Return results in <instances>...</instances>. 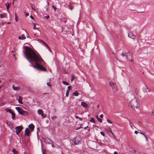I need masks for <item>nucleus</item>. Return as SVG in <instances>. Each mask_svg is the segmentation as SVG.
I'll return each instance as SVG.
<instances>
[{
    "instance_id": "obj_1",
    "label": "nucleus",
    "mask_w": 154,
    "mask_h": 154,
    "mask_svg": "<svg viewBox=\"0 0 154 154\" xmlns=\"http://www.w3.org/2000/svg\"><path fill=\"white\" fill-rule=\"evenodd\" d=\"M23 48V52L27 60L32 64V61L35 62V65H33V67L42 71H47L45 68L39 64L44 62V61L39 54H36L33 50L28 46H24Z\"/></svg>"
},
{
    "instance_id": "obj_2",
    "label": "nucleus",
    "mask_w": 154,
    "mask_h": 154,
    "mask_svg": "<svg viewBox=\"0 0 154 154\" xmlns=\"http://www.w3.org/2000/svg\"><path fill=\"white\" fill-rule=\"evenodd\" d=\"M137 100L136 98H134L129 102L128 106L132 109H134L135 108L137 107Z\"/></svg>"
},
{
    "instance_id": "obj_3",
    "label": "nucleus",
    "mask_w": 154,
    "mask_h": 154,
    "mask_svg": "<svg viewBox=\"0 0 154 154\" xmlns=\"http://www.w3.org/2000/svg\"><path fill=\"white\" fill-rule=\"evenodd\" d=\"M15 109L20 114L22 115L23 116H25L28 115V113L26 111L23 110L20 107H15Z\"/></svg>"
},
{
    "instance_id": "obj_4",
    "label": "nucleus",
    "mask_w": 154,
    "mask_h": 154,
    "mask_svg": "<svg viewBox=\"0 0 154 154\" xmlns=\"http://www.w3.org/2000/svg\"><path fill=\"white\" fill-rule=\"evenodd\" d=\"M23 127L22 126H18L16 127L15 128L16 130V134L17 135H18L21 131L22 130Z\"/></svg>"
},
{
    "instance_id": "obj_5",
    "label": "nucleus",
    "mask_w": 154,
    "mask_h": 154,
    "mask_svg": "<svg viewBox=\"0 0 154 154\" xmlns=\"http://www.w3.org/2000/svg\"><path fill=\"white\" fill-rule=\"evenodd\" d=\"M121 55L122 56L124 57L125 56L126 58L128 59H130V58L128 57V55L131 57V54L129 52H128L127 53L125 52H122Z\"/></svg>"
},
{
    "instance_id": "obj_6",
    "label": "nucleus",
    "mask_w": 154,
    "mask_h": 154,
    "mask_svg": "<svg viewBox=\"0 0 154 154\" xmlns=\"http://www.w3.org/2000/svg\"><path fill=\"white\" fill-rule=\"evenodd\" d=\"M44 141L45 143L48 144H52L53 142L49 139L48 138H45L44 139Z\"/></svg>"
},
{
    "instance_id": "obj_7",
    "label": "nucleus",
    "mask_w": 154,
    "mask_h": 154,
    "mask_svg": "<svg viewBox=\"0 0 154 154\" xmlns=\"http://www.w3.org/2000/svg\"><path fill=\"white\" fill-rule=\"evenodd\" d=\"M151 91L150 89L148 88L146 86H145V87L143 88V91L145 93H148Z\"/></svg>"
},
{
    "instance_id": "obj_8",
    "label": "nucleus",
    "mask_w": 154,
    "mask_h": 154,
    "mask_svg": "<svg viewBox=\"0 0 154 154\" xmlns=\"http://www.w3.org/2000/svg\"><path fill=\"white\" fill-rule=\"evenodd\" d=\"M128 36L129 37L133 39H134L136 37L135 35L133 33L131 32L129 33Z\"/></svg>"
},
{
    "instance_id": "obj_9",
    "label": "nucleus",
    "mask_w": 154,
    "mask_h": 154,
    "mask_svg": "<svg viewBox=\"0 0 154 154\" xmlns=\"http://www.w3.org/2000/svg\"><path fill=\"white\" fill-rule=\"evenodd\" d=\"M30 133V131L29 129L26 128L25 129V135L27 136H29Z\"/></svg>"
},
{
    "instance_id": "obj_10",
    "label": "nucleus",
    "mask_w": 154,
    "mask_h": 154,
    "mask_svg": "<svg viewBox=\"0 0 154 154\" xmlns=\"http://www.w3.org/2000/svg\"><path fill=\"white\" fill-rule=\"evenodd\" d=\"M28 127L31 129L32 131L34 128L35 126L32 124H31L28 126Z\"/></svg>"
},
{
    "instance_id": "obj_11",
    "label": "nucleus",
    "mask_w": 154,
    "mask_h": 154,
    "mask_svg": "<svg viewBox=\"0 0 154 154\" xmlns=\"http://www.w3.org/2000/svg\"><path fill=\"white\" fill-rule=\"evenodd\" d=\"M109 83L110 85L111 86L113 89L115 88L116 84L115 83L112 82H109Z\"/></svg>"
},
{
    "instance_id": "obj_12",
    "label": "nucleus",
    "mask_w": 154,
    "mask_h": 154,
    "mask_svg": "<svg viewBox=\"0 0 154 154\" xmlns=\"http://www.w3.org/2000/svg\"><path fill=\"white\" fill-rule=\"evenodd\" d=\"M81 105L84 108H86L88 106V105L84 102H82L81 103Z\"/></svg>"
},
{
    "instance_id": "obj_13",
    "label": "nucleus",
    "mask_w": 154,
    "mask_h": 154,
    "mask_svg": "<svg viewBox=\"0 0 154 154\" xmlns=\"http://www.w3.org/2000/svg\"><path fill=\"white\" fill-rule=\"evenodd\" d=\"M23 98L21 96H19L18 99V101L19 103L22 104L23 103L22 102Z\"/></svg>"
},
{
    "instance_id": "obj_14",
    "label": "nucleus",
    "mask_w": 154,
    "mask_h": 154,
    "mask_svg": "<svg viewBox=\"0 0 154 154\" xmlns=\"http://www.w3.org/2000/svg\"><path fill=\"white\" fill-rule=\"evenodd\" d=\"M26 37L24 34H22L21 36H19L18 38L19 39H26Z\"/></svg>"
},
{
    "instance_id": "obj_15",
    "label": "nucleus",
    "mask_w": 154,
    "mask_h": 154,
    "mask_svg": "<svg viewBox=\"0 0 154 154\" xmlns=\"http://www.w3.org/2000/svg\"><path fill=\"white\" fill-rule=\"evenodd\" d=\"M5 5L6 6V8H7V11L8 12V11H9V7H10V3H8L5 4Z\"/></svg>"
},
{
    "instance_id": "obj_16",
    "label": "nucleus",
    "mask_w": 154,
    "mask_h": 154,
    "mask_svg": "<svg viewBox=\"0 0 154 154\" xmlns=\"http://www.w3.org/2000/svg\"><path fill=\"white\" fill-rule=\"evenodd\" d=\"M12 87L14 91L19 90L20 89L19 87H15L14 85H13L12 86Z\"/></svg>"
},
{
    "instance_id": "obj_17",
    "label": "nucleus",
    "mask_w": 154,
    "mask_h": 154,
    "mask_svg": "<svg viewBox=\"0 0 154 154\" xmlns=\"http://www.w3.org/2000/svg\"><path fill=\"white\" fill-rule=\"evenodd\" d=\"M38 41L42 43L45 46L47 44V43L44 41L40 39H38Z\"/></svg>"
},
{
    "instance_id": "obj_18",
    "label": "nucleus",
    "mask_w": 154,
    "mask_h": 154,
    "mask_svg": "<svg viewBox=\"0 0 154 154\" xmlns=\"http://www.w3.org/2000/svg\"><path fill=\"white\" fill-rule=\"evenodd\" d=\"M78 141H77L75 139H74L72 141V144H73L74 145H76L78 144Z\"/></svg>"
},
{
    "instance_id": "obj_19",
    "label": "nucleus",
    "mask_w": 154,
    "mask_h": 154,
    "mask_svg": "<svg viewBox=\"0 0 154 154\" xmlns=\"http://www.w3.org/2000/svg\"><path fill=\"white\" fill-rule=\"evenodd\" d=\"M37 112L39 115H41L43 112L42 109H40L38 110Z\"/></svg>"
},
{
    "instance_id": "obj_20",
    "label": "nucleus",
    "mask_w": 154,
    "mask_h": 154,
    "mask_svg": "<svg viewBox=\"0 0 154 154\" xmlns=\"http://www.w3.org/2000/svg\"><path fill=\"white\" fill-rule=\"evenodd\" d=\"M30 7L34 11H35V7L34 5L33 4H30Z\"/></svg>"
},
{
    "instance_id": "obj_21",
    "label": "nucleus",
    "mask_w": 154,
    "mask_h": 154,
    "mask_svg": "<svg viewBox=\"0 0 154 154\" xmlns=\"http://www.w3.org/2000/svg\"><path fill=\"white\" fill-rule=\"evenodd\" d=\"M5 13H3L0 14V18H3L5 17Z\"/></svg>"
},
{
    "instance_id": "obj_22",
    "label": "nucleus",
    "mask_w": 154,
    "mask_h": 154,
    "mask_svg": "<svg viewBox=\"0 0 154 154\" xmlns=\"http://www.w3.org/2000/svg\"><path fill=\"white\" fill-rule=\"evenodd\" d=\"M5 110L7 112L10 113L11 114L13 112L11 109H5Z\"/></svg>"
},
{
    "instance_id": "obj_23",
    "label": "nucleus",
    "mask_w": 154,
    "mask_h": 154,
    "mask_svg": "<svg viewBox=\"0 0 154 154\" xmlns=\"http://www.w3.org/2000/svg\"><path fill=\"white\" fill-rule=\"evenodd\" d=\"M15 20H16V22H17L18 20V17L17 15V13H15Z\"/></svg>"
},
{
    "instance_id": "obj_24",
    "label": "nucleus",
    "mask_w": 154,
    "mask_h": 154,
    "mask_svg": "<svg viewBox=\"0 0 154 154\" xmlns=\"http://www.w3.org/2000/svg\"><path fill=\"white\" fill-rule=\"evenodd\" d=\"M73 94L76 96H78L79 95V93H78L77 91H75L73 93Z\"/></svg>"
},
{
    "instance_id": "obj_25",
    "label": "nucleus",
    "mask_w": 154,
    "mask_h": 154,
    "mask_svg": "<svg viewBox=\"0 0 154 154\" xmlns=\"http://www.w3.org/2000/svg\"><path fill=\"white\" fill-rule=\"evenodd\" d=\"M12 114V119L13 120H14L15 119V114L13 112H12V113H11Z\"/></svg>"
},
{
    "instance_id": "obj_26",
    "label": "nucleus",
    "mask_w": 154,
    "mask_h": 154,
    "mask_svg": "<svg viewBox=\"0 0 154 154\" xmlns=\"http://www.w3.org/2000/svg\"><path fill=\"white\" fill-rule=\"evenodd\" d=\"M96 118L100 122H102V119H101L99 118L97 115L96 116Z\"/></svg>"
},
{
    "instance_id": "obj_27",
    "label": "nucleus",
    "mask_w": 154,
    "mask_h": 154,
    "mask_svg": "<svg viewBox=\"0 0 154 154\" xmlns=\"http://www.w3.org/2000/svg\"><path fill=\"white\" fill-rule=\"evenodd\" d=\"M129 125L130 126L131 128L132 129H133V126H134V125L130 121H129Z\"/></svg>"
},
{
    "instance_id": "obj_28",
    "label": "nucleus",
    "mask_w": 154,
    "mask_h": 154,
    "mask_svg": "<svg viewBox=\"0 0 154 154\" xmlns=\"http://www.w3.org/2000/svg\"><path fill=\"white\" fill-rule=\"evenodd\" d=\"M62 83L64 85H69V84L67 82L63 81L62 82Z\"/></svg>"
},
{
    "instance_id": "obj_29",
    "label": "nucleus",
    "mask_w": 154,
    "mask_h": 154,
    "mask_svg": "<svg viewBox=\"0 0 154 154\" xmlns=\"http://www.w3.org/2000/svg\"><path fill=\"white\" fill-rule=\"evenodd\" d=\"M90 121L92 122L95 123V121L93 118H92Z\"/></svg>"
},
{
    "instance_id": "obj_30",
    "label": "nucleus",
    "mask_w": 154,
    "mask_h": 154,
    "mask_svg": "<svg viewBox=\"0 0 154 154\" xmlns=\"http://www.w3.org/2000/svg\"><path fill=\"white\" fill-rule=\"evenodd\" d=\"M12 152L14 154H17V152L16 151V150L14 149L12 150Z\"/></svg>"
},
{
    "instance_id": "obj_31",
    "label": "nucleus",
    "mask_w": 154,
    "mask_h": 154,
    "mask_svg": "<svg viewBox=\"0 0 154 154\" xmlns=\"http://www.w3.org/2000/svg\"><path fill=\"white\" fill-rule=\"evenodd\" d=\"M75 79V77L74 76H73L72 75V78L71 79V81L72 82Z\"/></svg>"
},
{
    "instance_id": "obj_32",
    "label": "nucleus",
    "mask_w": 154,
    "mask_h": 154,
    "mask_svg": "<svg viewBox=\"0 0 154 154\" xmlns=\"http://www.w3.org/2000/svg\"><path fill=\"white\" fill-rule=\"evenodd\" d=\"M42 116V118L43 119L44 118H45L46 117V115H44V113H43H43H42L41 114Z\"/></svg>"
},
{
    "instance_id": "obj_33",
    "label": "nucleus",
    "mask_w": 154,
    "mask_h": 154,
    "mask_svg": "<svg viewBox=\"0 0 154 154\" xmlns=\"http://www.w3.org/2000/svg\"><path fill=\"white\" fill-rule=\"evenodd\" d=\"M69 8L71 10H72V9H73V7L72 5H69Z\"/></svg>"
},
{
    "instance_id": "obj_34",
    "label": "nucleus",
    "mask_w": 154,
    "mask_h": 154,
    "mask_svg": "<svg viewBox=\"0 0 154 154\" xmlns=\"http://www.w3.org/2000/svg\"><path fill=\"white\" fill-rule=\"evenodd\" d=\"M71 88V87L70 86H69L67 87L68 90L67 91H70V89Z\"/></svg>"
},
{
    "instance_id": "obj_35",
    "label": "nucleus",
    "mask_w": 154,
    "mask_h": 154,
    "mask_svg": "<svg viewBox=\"0 0 154 154\" xmlns=\"http://www.w3.org/2000/svg\"><path fill=\"white\" fill-rule=\"evenodd\" d=\"M69 93V91H66V95L67 97H68V96Z\"/></svg>"
},
{
    "instance_id": "obj_36",
    "label": "nucleus",
    "mask_w": 154,
    "mask_h": 154,
    "mask_svg": "<svg viewBox=\"0 0 154 154\" xmlns=\"http://www.w3.org/2000/svg\"><path fill=\"white\" fill-rule=\"evenodd\" d=\"M134 93L136 94L137 95H138V93L137 91V89L135 90V92Z\"/></svg>"
},
{
    "instance_id": "obj_37",
    "label": "nucleus",
    "mask_w": 154,
    "mask_h": 154,
    "mask_svg": "<svg viewBox=\"0 0 154 154\" xmlns=\"http://www.w3.org/2000/svg\"><path fill=\"white\" fill-rule=\"evenodd\" d=\"M47 85L48 86L51 87V85L49 82L47 83Z\"/></svg>"
},
{
    "instance_id": "obj_38",
    "label": "nucleus",
    "mask_w": 154,
    "mask_h": 154,
    "mask_svg": "<svg viewBox=\"0 0 154 154\" xmlns=\"http://www.w3.org/2000/svg\"><path fill=\"white\" fill-rule=\"evenodd\" d=\"M100 133L103 136H105V134H104V133L103 132H102V131L100 132Z\"/></svg>"
},
{
    "instance_id": "obj_39",
    "label": "nucleus",
    "mask_w": 154,
    "mask_h": 154,
    "mask_svg": "<svg viewBox=\"0 0 154 154\" xmlns=\"http://www.w3.org/2000/svg\"><path fill=\"white\" fill-rule=\"evenodd\" d=\"M107 122L109 123L110 124L112 123V122L109 119H107Z\"/></svg>"
},
{
    "instance_id": "obj_40",
    "label": "nucleus",
    "mask_w": 154,
    "mask_h": 154,
    "mask_svg": "<svg viewBox=\"0 0 154 154\" xmlns=\"http://www.w3.org/2000/svg\"><path fill=\"white\" fill-rule=\"evenodd\" d=\"M141 134L144 136V137H145V138H146V141H147V140L148 139H147V137H146V136L144 134H142V133H141Z\"/></svg>"
},
{
    "instance_id": "obj_41",
    "label": "nucleus",
    "mask_w": 154,
    "mask_h": 154,
    "mask_svg": "<svg viewBox=\"0 0 154 154\" xmlns=\"http://www.w3.org/2000/svg\"><path fill=\"white\" fill-rule=\"evenodd\" d=\"M52 7L53 8L54 10L55 11L56 9V8L55 7H54V6H52Z\"/></svg>"
},
{
    "instance_id": "obj_42",
    "label": "nucleus",
    "mask_w": 154,
    "mask_h": 154,
    "mask_svg": "<svg viewBox=\"0 0 154 154\" xmlns=\"http://www.w3.org/2000/svg\"><path fill=\"white\" fill-rule=\"evenodd\" d=\"M151 116H152L154 117V112L152 111V112Z\"/></svg>"
},
{
    "instance_id": "obj_43",
    "label": "nucleus",
    "mask_w": 154,
    "mask_h": 154,
    "mask_svg": "<svg viewBox=\"0 0 154 154\" xmlns=\"http://www.w3.org/2000/svg\"><path fill=\"white\" fill-rule=\"evenodd\" d=\"M45 46L48 49H50V48L47 44Z\"/></svg>"
},
{
    "instance_id": "obj_44",
    "label": "nucleus",
    "mask_w": 154,
    "mask_h": 154,
    "mask_svg": "<svg viewBox=\"0 0 154 154\" xmlns=\"http://www.w3.org/2000/svg\"><path fill=\"white\" fill-rule=\"evenodd\" d=\"M33 29H37V28L36 27L35 25V24H34V28H33Z\"/></svg>"
},
{
    "instance_id": "obj_45",
    "label": "nucleus",
    "mask_w": 154,
    "mask_h": 154,
    "mask_svg": "<svg viewBox=\"0 0 154 154\" xmlns=\"http://www.w3.org/2000/svg\"><path fill=\"white\" fill-rule=\"evenodd\" d=\"M30 17L31 18V19H33V20L34 19V18L31 15L30 16Z\"/></svg>"
},
{
    "instance_id": "obj_46",
    "label": "nucleus",
    "mask_w": 154,
    "mask_h": 154,
    "mask_svg": "<svg viewBox=\"0 0 154 154\" xmlns=\"http://www.w3.org/2000/svg\"><path fill=\"white\" fill-rule=\"evenodd\" d=\"M25 15L26 16H28L29 15V13H26V14H25Z\"/></svg>"
},
{
    "instance_id": "obj_47",
    "label": "nucleus",
    "mask_w": 154,
    "mask_h": 154,
    "mask_svg": "<svg viewBox=\"0 0 154 154\" xmlns=\"http://www.w3.org/2000/svg\"><path fill=\"white\" fill-rule=\"evenodd\" d=\"M137 97L138 98H141V96L139 95V94H138V95H137Z\"/></svg>"
},
{
    "instance_id": "obj_48",
    "label": "nucleus",
    "mask_w": 154,
    "mask_h": 154,
    "mask_svg": "<svg viewBox=\"0 0 154 154\" xmlns=\"http://www.w3.org/2000/svg\"><path fill=\"white\" fill-rule=\"evenodd\" d=\"M56 118V117L55 116H54V117H51V119L53 120L55 118Z\"/></svg>"
},
{
    "instance_id": "obj_49",
    "label": "nucleus",
    "mask_w": 154,
    "mask_h": 154,
    "mask_svg": "<svg viewBox=\"0 0 154 154\" xmlns=\"http://www.w3.org/2000/svg\"><path fill=\"white\" fill-rule=\"evenodd\" d=\"M138 133V132L137 131H135L134 132V133L136 134H137Z\"/></svg>"
},
{
    "instance_id": "obj_50",
    "label": "nucleus",
    "mask_w": 154,
    "mask_h": 154,
    "mask_svg": "<svg viewBox=\"0 0 154 154\" xmlns=\"http://www.w3.org/2000/svg\"><path fill=\"white\" fill-rule=\"evenodd\" d=\"M79 119L81 120L82 121V119L81 118L79 117Z\"/></svg>"
},
{
    "instance_id": "obj_51",
    "label": "nucleus",
    "mask_w": 154,
    "mask_h": 154,
    "mask_svg": "<svg viewBox=\"0 0 154 154\" xmlns=\"http://www.w3.org/2000/svg\"><path fill=\"white\" fill-rule=\"evenodd\" d=\"M113 154H118V152H116V151L115 152H114Z\"/></svg>"
},
{
    "instance_id": "obj_52",
    "label": "nucleus",
    "mask_w": 154,
    "mask_h": 154,
    "mask_svg": "<svg viewBox=\"0 0 154 154\" xmlns=\"http://www.w3.org/2000/svg\"><path fill=\"white\" fill-rule=\"evenodd\" d=\"M46 18L47 19H48L49 18V16L48 15V16H46Z\"/></svg>"
},
{
    "instance_id": "obj_53",
    "label": "nucleus",
    "mask_w": 154,
    "mask_h": 154,
    "mask_svg": "<svg viewBox=\"0 0 154 154\" xmlns=\"http://www.w3.org/2000/svg\"><path fill=\"white\" fill-rule=\"evenodd\" d=\"M103 114H101V115L100 116V118H103Z\"/></svg>"
},
{
    "instance_id": "obj_54",
    "label": "nucleus",
    "mask_w": 154,
    "mask_h": 154,
    "mask_svg": "<svg viewBox=\"0 0 154 154\" xmlns=\"http://www.w3.org/2000/svg\"><path fill=\"white\" fill-rule=\"evenodd\" d=\"M49 94V93H48V92H46L45 93H44L43 94Z\"/></svg>"
},
{
    "instance_id": "obj_55",
    "label": "nucleus",
    "mask_w": 154,
    "mask_h": 154,
    "mask_svg": "<svg viewBox=\"0 0 154 154\" xmlns=\"http://www.w3.org/2000/svg\"><path fill=\"white\" fill-rule=\"evenodd\" d=\"M75 118H76V119H78V118H79V117H78V116H75Z\"/></svg>"
},
{
    "instance_id": "obj_56",
    "label": "nucleus",
    "mask_w": 154,
    "mask_h": 154,
    "mask_svg": "<svg viewBox=\"0 0 154 154\" xmlns=\"http://www.w3.org/2000/svg\"><path fill=\"white\" fill-rule=\"evenodd\" d=\"M13 56L15 58V59L16 60V55H15V54H14Z\"/></svg>"
},
{
    "instance_id": "obj_57",
    "label": "nucleus",
    "mask_w": 154,
    "mask_h": 154,
    "mask_svg": "<svg viewBox=\"0 0 154 154\" xmlns=\"http://www.w3.org/2000/svg\"><path fill=\"white\" fill-rule=\"evenodd\" d=\"M51 146H52V147H54V145L52 144Z\"/></svg>"
},
{
    "instance_id": "obj_58",
    "label": "nucleus",
    "mask_w": 154,
    "mask_h": 154,
    "mask_svg": "<svg viewBox=\"0 0 154 154\" xmlns=\"http://www.w3.org/2000/svg\"><path fill=\"white\" fill-rule=\"evenodd\" d=\"M42 154H45V153L43 151H42Z\"/></svg>"
},
{
    "instance_id": "obj_59",
    "label": "nucleus",
    "mask_w": 154,
    "mask_h": 154,
    "mask_svg": "<svg viewBox=\"0 0 154 154\" xmlns=\"http://www.w3.org/2000/svg\"><path fill=\"white\" fill-rule=\"evenodd\" d=\"M88 126H87L86 127H85L84 128L86 130L87 129V128H88Z\"/></svg>"
},
{
    "instance_id": "obj_60",
    "label": "nucleus",
    "mask_w": 154,
    "mask_h": 154,
    "mask_svg": "<svg viewBox=\"0 0 154 154\" xmlns=\"http://www.w3.org/2000/svg\"><path fill=\"white\" fill-rule=\"evenodd\" d=\"M130 60L131 61V62H132L133 61V59H131Z\"/></svg>"
},
{
    "instance_id": "obj_61",
    "label": "nucleus",
    "mask_w": 154,
    "mask_h": 154,
    "mask_svg": "<svg viewBox=\"0 0 154 154\" xmlns=\"http://www.w3.org/2000/svg\"><path fill=\"white\" fill-rule=\"evenodd\" d=\"M6 123L8 124V125L9 126V125L8 124V122H6Z\"/></svg>"
},
{
    "instance_id": "obj_62",
    "label": "nucleus",
    "mask_w": 154,
    "mask_h": 154,
    "mask_svg": "<svg viewBox=\"0 0 154 154\" xmlns=\"http://www.w3.org/2000/svg\"><path fill=\"white\" fill-rule=\"evenodd\" d=\"M116 60H119V61H120V60H118V58H117V57H116Z\"/></svg>"
},
{
    "instance_id": "obj_63",
    "label": "nucleus",
    "mask_w": 154,
    "mask_h": 154,
    "mask_svg": "<svg viewBox=\"0 0 154 154\" xmlns=\"http://www.w3.org/2000/svg\"><path fill=\"white\" fill-rule=\"evenodd\" d=\"M48 49L50 50V51H51V50L50 48V49Z\"/></svg>"
},
{
    "instance_id": "obj_64",
    "label": "nucleus",
    "mask_w": 154,
    "mask_h": 154,
    "mask_svg": "<svg viewBox=\"0 0 154 154\" xmlns=\"http://www.w3.org/2000/svg\"><path fill=\"white\" fill-rule=\"evenodd\" d=\"M48 49L50 50V51H51V50L50 48V49Z\"/></svg>"
}]
</instances>
